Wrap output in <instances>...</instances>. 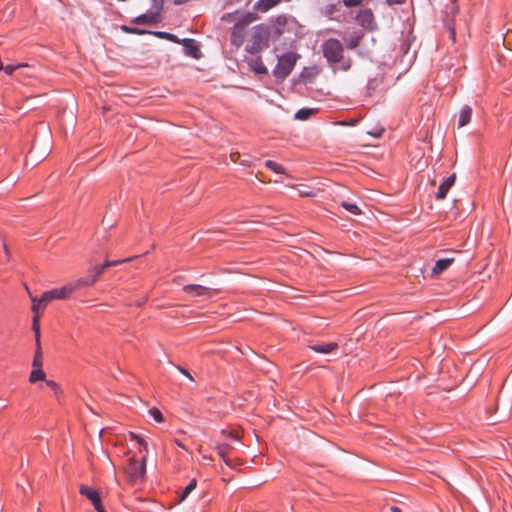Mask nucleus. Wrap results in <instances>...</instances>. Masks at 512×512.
I'll return each mask as SVG.
<instances>
[{
    "label": "nucleus",
    "instance_id": "obj_10",
    "mask_svg": "<svg viewBox=\"0 0 512 512\" xmlns=\"http://www.w3.org/2000/svg\"><path fill=\"white\" fill-rule=\"evenodd\" d=\"M160 12L150 8L147 13L141 14L134 19V23L140 25H147L159 21Z\"/></svg>",
    "mask_w": 512,
    "mask_h": 512
},
{
    "label": "nucleus",
    "instance_id": "obj_27",
    "mask_svg": "<svg viewBox=\"0 0 512 512\" xmlns=\"http://www.w3.org/2000/svg\"><path fill=\"white\" fill-rule=\"evenodd\" d=\"M265 166L277 174H285V168L275 161L267 160Z\"/></svg>",
    "mask_w": 512,
    "mask_h": 512
},
{
    "label": "nucleus",
    "instance_id": "obj_20",
    "mask_svg": "<svg viewBox=\"0 0 512 512\" xmlns=\"http://www.w3.org/2000/svg\"><path fill=\"white\" fill-rule=\"evenodd\" d=\"M472 116V109L470 106H464L459 112L458 127L467 125Z\"/></svg>",
    "mask_w": 512,
    "mask_h": 512
},
{
    "label": "nucleus",
    "instance_id": "obj_4",
    "mask_svg": "<svg viewBox=\"0 0 512 512\" xmlns=\"http://www.w3.org/2000/svg\"><path fill=\"white\" fill-rule=\"evenodd\" d=\"M125 472L130 483L137 484L142 482L146 473V457H142L141 460L129 459Z\"/></svg>",
    "mask_w": 512,
    "mask_h": 512
},
{
    "label": "nucleus",
    "instance_id": "obj_22",
    "mask_svg": "<svg viewBox=\"0 0 512 512\" xmlns=\"http://www.w3.org/2000/svg\"><path fill=\"white\" fill-rule=\"evenodd\" d=\"M45 377H46V374L43 371L42 367H37L31 371L30 376H29V381L31 383H36V382L45 380Z\"/></svg>",
    "mask_w": 512,
    "mask_h": 512
},
{
    "label": "nucleus",
    "instance_id": "obj_41",
    "mask_svg": "<svg viewBox=\"0 0 512 512\" xmlns=\"http://www.w3.org/2000/svg\"><path fill=\"white\" fill-rule=\"evenodd\" d=\"M382 133H383V129H380L377 132H369L370 135H372L376 138L380 137L382 135Z\"/></svg>",
    "mask_w": 512,
    "mask_h": 512
},
{
    "label": "nucleus",
    "instance_id": "obj_9",
    "mask_svg": "<svg viewBox=\"0 0 512 512\" xmlns=\"http://www.w3.org/2000/svg\"><path fill=\"white\" fill-rule=\"evenodd\" d=\"M67 284L62 287L54 288L49 291H45L42 294V300H44V305H47L51 301L54 300H66L71 297V293L69 291Z\"/></svg>",
    "mask_w": 512,
    "mask_h": 512
},
{
    "label": "nucleus",
    "instance_id": "obj_39",
    "mask_svg": "<svg viewBox=\"0 0 512 512\" xmlns=\"http://www.w3.org/2000/svg\"><path fill=\"white\" fill-rule=\"evenodd\" d=\"M389 5H400L403 4L406 0H386Z\"/></svg>",
    "mask_w": 512,
    "mask_h": 512
},
{
    "label": "nucleus",
    "instance_id": "obj_30",
    "mask_svg": "<svg viewBox=\"0 0 512 512\" xmlns=\"http://www.w3.org/2000/svg\"><path fill=\"white\" fill-rule=\"evenodd\" d=\"M32 329L35 332V341L36 344L40 343V325H39V316L35 315L33 317Z\"/></svg>",
    "mask_w": 512,
    "mask_h": 512
},
{
    "label": "nucleus",
    "instance_id": "obj_17",
    "mask_svg": "<svg viewBox=\"0 0 512 512\" xmlns=\"http://www.w3.org/2000/svg\"><path fill=\"white\" fill-rule=\"evenodd\" d=\"M309 348L316 353L329 354L338 348V344L336 342L317 343L309 345Z\"/></svg>",
    "mask_w": 512,
    "mask_h": 512
},
{
    "label": "nucleus",
    "instance_id": "obj_33",
    "mask_svg": "<svg viewBox=\"0 0 512 512\" xmlns=\"http://www.w3.org/2000/svg\"><path fill=\"white\" fill-rule=\"evenodd\" d=\"M149 413H150V415L153 417V419L155 421H157V422H162L163 421L162 413L157 408L150 409Z\"/></svg>",
    "mask_w": 512,
    "mask_h": 512
},
{
    "label": "nucleus",
    "instance_id": "obj_29",
    "mask_svg": "<svg viewBox=\"0 0 512 512\" xmlns=\"http://www.w3.org/2000/svg\"><path fill=\"white\" fill-rule=\"evenodd\" d=\"M197 486V481L196 479H192L190 480V482L188 483V485L185 487V489L183 490L181 496H180V500L183 501L185 500L188 495L196 488Z\"/></svg>",
    "mask_w": 512,
    "mask_h": 512
},
{
    "label": "nucleus",
    "instance_id": "obj_5",
    "mask_svg": "<svg viewBox=\"0 0 512 512\" xmlns=\"http://www.w3.org/2000/svg\"><path fill=\"white\" fill-rule=\"evenodd\" d=\"M250 24V19L248 16L237 21L231 31L230 41L233 46L239 48L245 41V37L247 34V27Z\"/></svg>",
    "mask_w": 512,
    "mask_h": 512
},
{
    "label": "nucleus",
    "instance_id": "obj_3",
    "mask_svg": "<svg viewBox=\"0 0 512 512\" xmlns=\"http://www.w3.org/2000/svg\"><path fill=\"white\" fill-rule=\"evenodd\" d=\"M298 55L294 52H287L278 57L276 66L272 73L278 80H284L294 69Z\"/></svg>",
    "mask_w": 512,
    "mask_h": 512
},
{
    "label": "nucleus",
    "instance_id": "obj_37",
    "mask_svg": "<svg viewBox=\"0 0 512 512\" xmlns=\"http://www.w3.org/2000/svg\"><path fill=\"white\" fill-rule=\"evenodd\" d=\"M18 67H20V65L8 64V65L4 66L3 71L7 75H11Z\"/></svg>",
    "mask_w": 512,
    "mask_h": 512
},
{
    "label": "nucleus",
    "instance_id": "obj_14",
    "mask_svg": "<svg viewBox=\"0 0 512 512\" xmlns=\"http://www.w3.org/2000/svg\"><path fill=\"white\" fill-rule=\"evenodd\" d=\"M357 21L361 26L372 29L374 24V15L369 9L361 10L357 15Z\"/></svg>",
    "mask_w": 512,
    "mask_h": 512
},
{
    "label": "nucleus",
    "instance_id": "obj_13",
    "mask_svg": "<svg viewBox=\"0 0 512 512\" xmlns=\"http://www.w3.org/2000/svg\"><path fill=\"white\" fill-rule=\"evenodd\" d=\"M456 180V174L453 173L449 177H447L442 184L439 186L436 199H444L449 191V189L454 185Z\"/></svg>",
    "mask_w": 512,
    "mask_h": 512
},
{
    "label": "nucleus",
    "instance_id": "obj_26",
    "mask_svg": "<svg viewBox=\"0 0 512 512\" xmlns=\"http://www.w3.org/2000/svg\"><path fill=\"white\" fill-rule=\"evenodd\" d=\"M154 35L158 36L159 38L174 42V43H180V39L172 33L164 32V31H156L153 32Z\"/></svg>",
    "mask_w": 512,
    "mask_h": 512
},
{
    "label": "nucleus",
    "instance_id": "obj_48",
    "mask_svg": "<svg viewBox=\"0 0 512 512\" xmlns=\"http://www.w3.org/2000/svg\"><path fill=\"white\" fill-rule=\"evenodd\" d=\"M176 444H177L179 447L183 448V449L185 448V447L181 444V442H179L178 440H176Z\"/></svg>",
    "mask_w": 512,
    "mask_h": 512
},
{
    "label": "nucleus",
    "instance_id": "obj_11",
    "mask_svg": "<svg viewBox=\"0 0 512 512\" xmlns=\"http://www.w3.org/2000/svg\"><path fill=\"white\" fill-rule=\"evenodd\" d=\"M247 64L249 69L252 70L257 75H267L268 70L262 62L260 56H255L247 60Z\"/></svg>",
    "mask_w": 512,
    "mask_h": 512
},
{
    "label": "nucleus",
    "instance_id": "obj_23",
    "mask_svg": "<svg viewBox=\"0 0 512 512\" xmlns=\"http://www.w3.org/2000/svg\"><path fill=\"white\" fill-rule=\"evenodd\" d=\"M315 111L316 110L312 108H301L295 113V119L301 121L308 120Z\"/></svg>",
    "mask_w": 512,
    "mask_h": 512
},
{
    "label": "nucleus",
    "instance_id": "obj_28",
    "mask_svg": "<svg viewBox=\"0 0 512 512\" xmlns=\"http://www.w3.org/2000/svg\"><path fill=\"white\" fill-rule=\"evenodd\" d=\"M32 364H33L34 368L42 367L41 343L36 344V351H35V355H34Z\"/></svg>",
    "mask_w": 512,
    "mask_h": 512
},
{
    "label": "nucleus",
    "instance_id": "obj_6",
    "mask_svg": "<svg viewBox=\"0 0 512 512\" xmlns=\"http://www.w3.org/2000/svg\"><path fill=\"white\" fill-rule=\"evenodd\" d=\"M458 12L457 0H449L442 11L444 24L449 29L452 39H455L454 19Z\"/></svg>",
    "mask_w": 512,
    "mask_h": 512
},
{
    "label": "nucleus",
    "instance_id": "obj_31",
    "mask_svg": "<svg viewBox=\"0 0 512 512\" xmlns=\"http://www.w3.org/2000/svg\"><path fill=\"white\" fill-rule=\"evenodd\" d=\"M130 438L140 445V451H147V442L138 434L131 432Z\"/></svg>",
    "mask_w": 512,
    "mask_h": 512
},
{
    "label": "nucleus",
    "instance_id": "obj_18",
    "mask_svg": "<svg viewBox=\"0 0 512 512\" xmlns=\"http://www.w3.org/2000/svg\"><path fill=\"white\" fill-rule=\"evenodd\" d=\"M452 262H453V258H443V259L437 260L432 269V274L433 275L441 274L442 272L446 271L450 267Z\"/></svg>",
    "mask_w": 512,
    "mask_h": 512
},
{
    "label": "nucleus",
    "instance_id": "obj_45",
    "mask_svg": "<svg viewBox=\"0 0 512 512\" xmlns=\"http://www.w3.org/2000/svg\"><path fill=\"white\" fill-rule=\"evenodd\" d=\"M391 512H402V510L399 507H397V506H392L391 507Z\"/></svg>",
    "mask_w": 512,
    "mask_h": 512
},
{
    "label": "nucleus",
    "instance_id": "obj_42",
    "mask_svg": "<svg viewBox=\"0 0 512 512\" xmlns=\"http://www.w3.org/2000/svg\"><path fill=\"white\" fill-rule=\"evenodd\" d=\"M228 436H229V439H231L233 441H239L238 435L233 432H230Z\"/></svg>",
    "mask_w": 512,
    "mask_h": 512
},
{
    "label": "nucleus",
    "instance_id": "obj_35",
    "mask_svg": "<svg viewBox=\"0 0 512 512\" xmlns=\"http://www.w3.org/2000/svg\"><path fill=\"white\" fill-rule=\"evenodd\" d=\"M46 385L57 395L60 391L59 385L53 380H46Z\"/></svg>",
    "mask_w": 512,
    "mask_h": 512
},
{
    "label": "nucleus",
    "instance_id": "obj_21",
    "mask_svg": "<svg viewBox=\"0 0 512 512\" xmlns=\"http://www.w3.org/2000/svg\"><path fill=\"white\" fill-rule=\"evenodd\" d=\"M229 448H230V445L228 443L218 445L217 446L218 455L221 457V459L224 461V463L227 466L233 467L232 461L227 456Z\"/></svg>",
    "mask_w": 512,
    "mask_h": 512
},
{
    "label": "nucleus",
    "instance_id": "obj_12",
    "mask_svg": "<svg viewBox=\"0 0 512 512\" xmlns=\"http://www.w3.org/2000/svg\"><path fill=\"white\" fill-rule=\"evenodd\" d=\"M182 289L184 292L195 297L210 295V289L199 284L185 285Z\"/></svg>",
    "mask_w": 512,
    "mask_h": 512
},
{
    "label": "nucleus",
    "instance_id": "obj_15",
    "mask_svg": "<svg viewBox=\"0 0 512 512\" xmlns=\"http://www.w3.org/2000/svg\"><path fill=\"white\" fill-rule=\"evenodd\" d=\"M67 286H68V288H70L69 291L72 295L73 293H75L77 291H80L84 288L93 286V279L87 280V279H85V277H80L74 281L68 282Z\"/></svg>",
    "mask_w": 512,
    "mask_h": 512
},
{
    "label": "nucleus",
    "instance_id": "obj_25",
    "mask_svg": "<svg viewBox=\"0 0 512 512\" xmlns=\"http://www.w3.org/2000/svg\"><path fill=\"white\" fill-rule=\"evenodd\" d=\"M341 206L353 215H360L362 213L361 209L355 203L342 201Z\"/></svg>",
    "mask_w": 512,
    "mask_h": 512
},
{
    "label": "nucleus",
    "instance_id": "obj_7",
    "mask_svg": "<svg viewBox=\"0 0 512 512\" xmlns=\"http://www.w3.org/2000/svg\"><path fill=\"white\" fill-rule=\"evenodd\" d=\"M79 493L92 503L94 509L97 512H106L104 506L102 505L100 494L95 488L81 485Z\"/></svg>",
    "mask_w": 512,
    "mask_h": 512
},
{
    "label": "nucleus",
    "instance_id": "obj_32",
    "mask_svg": "<svg viewBox=\"0 0 512 512\" xmlns=\"http://www.w3.org/2000/svg\"><path fill=\"white\" fill-rule=\"evenodd\" d=\"M342 3L345 7L351 8L361 6L363 4V0H342Z\"/></svg>",
    "mask_w": 512,
    "mask_h": 512
},
{
    "label": "nucleus",
    "instance_id": "obj_43",
    "mask_svg": "<svg viewBox=\"0 0 512 512\" xmlns=\"http://www.w3.org/2000/svg\"><path fill=\"white\" fill-rule=\"evenodd\" d=\"M36 146H37V141L35 140L34 143H33V146H32V149L30 151V156L32 157L34 155V153L36 152Z\"/></svg>",
    "mask_w": 512,
    "mask_h": 512
},
{
    "label": "nucleus",
    "instance_id": "obj_19",
    "mask_svg": "<svg viewBox=\"0 0 512 512\" xmlns=\"http://www.w3.org/2000/svg\"><path fill=\"white\" fill-rule=\"evenodd\" d=\"M281 2L282 0H258L255 3V8L260 12H267Z\"/></svg>",
    "mask_w": 512,
    "mask_h": 512
},
{
    "label": "nucleus",
    "instance_id": "obj_46",
    "mask_svg": "<svg viewBox=\"0 0 512 512\" xmlns=\"http://www.w3.org/2000/svg\"><path fill=\"white\" fill-rule=\"evenodd\" d=\"M6 406H7L6 401H5V400L0 399V409L5 408Z\"/></svg>",
    "mask_w": 512,
    "mask_h": 512
},
{
    "label": "nucleus",
    "instance_id": "obj_44",
    "mask_svg": "<svg viewBox=\"0 0 512 512\" xmlns=\"http://www.w3.org/2000/svg\"><path fill=\"white\" fill-rule=\"evenodd\" d=\"M189 0H173L174 4L176 5H181V4H184L186 2H188Z\"/></svg>",
    "mask_w": 512,
    "mask_h": 512
},
{
    "label": "nucleus",
    "instance_id": "obj_1",
    "mask_svg": "<svg viewBox=\"0 0 512 512\" xmlns=\"http://www.w3.org/2000/svg\"><path fill=\"white\" fill-rule=\"evenodd\" d=\"M323 55L334 71L338 68L347 71L351 67V60L343 58L344 47L342 43L335 38H329L322 44Z\"/></svg>",
    "mask_w": 512,
    "mask_h": 512
},
{
    "label": "nucleus",
    "instance_id": "obj_16",
    "mask_svg": "<svg viewBox=\"0 0 512 512\" xmlns=\"http://www.w3.org/2000/svg\"><path fill=\"white\" fill-rule=\"evenodd\" d=\"M182 43L185 54L197 58L200 54V50L195 42V40L190 38H184L180 40Z\"/></svg>",
    "mask_w": 512,
    "mask_h": 512
},
{
    "label": "nucleus",
    "instance_id": "obj_36",
    "mask_svg": "<svg viewBox=\"0 0 512 512\" xmlns=\"http://www.w3.org/2000/svg\"><path fill=\"white\" fill-rule=\"evenodd\" d=\"M151 1H152V5L150 8L160 12L163 8L164 0H151Z\"/></svg>",
    "mask_w": 512,
    "mask_h": 512
},
{
    "label": "nucleus",
    "instance_id": "obj_40",
    "mask_svg": "<svg viewBox=\"0 0 512 512\" xmlns=\"http://www.w3.org/2000/svg\"><path fill=\"white\" fill-rule=\"evenodd\" d=\"M178 370L183 374L185 375L186 377H188L190 380H193V377L190 375V373L184 369V368H181V367H178Z\"/></svg>",
    "mask_w": 512,
    "mask_h": 512
},
{
    "label": "nucleus",
    "instance_id": "obj_2",
    "mask_svg": "<svg viewBox=\"0 0 512 512\" xmlns=\"http://www.w3.org/2000/svg\"><path fill=\"white\" fill-rule=\"evenodd\" d=\"M269 32L267 27L257 25L253 28L251 37L245 47V50L252 54L257 55L268 45Z\"/></svg>",
    "mask_w": 512,
    "mask_h": 512
},
{
    "label": "nucleus",
    "instance_id": "obj_38",
    "mask_svg": "<svg viewBox=\"0 0 512 512\" xmlns=\"http://www.w3.org/2000/svg\"><path fill=\"white\" fill-rule=\"evenodd\" d=\"M358 44H359V38L357 37V38L350 39L347 46H348V48L353 49V48L357 47Z\"/></svg>",
    "mask_w": 512,
    "mask_h": 512
},
{
    "label": "nucleus",
    "instance_id": "obj_34",
    "mask_svg": "<svg viewBox=\"0 0 512 512\" xmlns=\"http://www.w3.org/2000/svg\"><path fill=\"white\" fill-rule=\"evenodd\" d=\"M122 31L126 32V33H129V34H143L145 33L143 30H140L138 28H133V27H129V26H126V25H123L121 27Z\"/></svg>",
    "mask_w": 512,
    "mask_h": 512
},
{
    "label": "nucleus",
    "instance_id": "obj_47",
    "mask_svg": "<svg viewBox=\"0 0 512 512\" xmlns=\"http://www.w3.org/2000/svg\"><path fill=\"white\" fill-rule=\"evenodd\" d=\"M3 247H4L5 254L8 256L9 255V250H8L7 245L4 244Z\"/></svg>",
    "mask_w": 512,
    "mask_h": 512
},
{
    "label": "nucleus",
    "instance_id": "obj_24",
    "mask_svg": "<svg viewBox=\"0 0 512 512\" xmlns=\"http://www.w3.org/2000/svg\"><path fill=\"white\" fill-rule=\"evenodd\" d=\"M29 295H30V298L32 300L31 310H32L33 313H35V315H37L39 310L43 309L47 305H44V300H42V296L38 298V297L32 296L30 293H29Z\"/></svg>",
    "mask_w": 512,
    "mask_h": 512
},
{
    "label": "nucleus",
    "instance_id": "obj_8",
    "mask_svg": "<svg viewBox=\"0 0 512 512\" xmlns=\"http://www.w3.org/2000/svg\"><path fill=\"white\" fill-rule=\"evenodd\" d=\"M131 259L132 258H126V259L115 260V261L106 260L102 265L91 267L88 270L87 276H84V277L87 280H92L93 279V285H94L97 282L98 278L103 274V272L107 268H109L111 266H115V265H117L119 263L130 261Z\"/></svg>",
    "mask_w": 512,
    "mask_h": 512
}]
</instances>
